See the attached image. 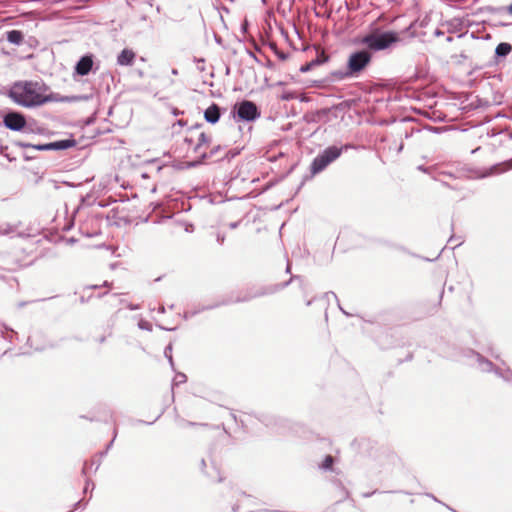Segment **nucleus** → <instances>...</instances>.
Instances as JSON below:
<instances>
[{
    "label": "nucleus",
    "mask_w": 512,
    "mask_h": 512,
    "mask_svg": "<svg viewBox=\"0 0 512 512\" xmlns=\"http://www.w3.org/2000/svg\"><path fill=\"white\" fill-rule=\"evenodd\" d=\"M293 281H298L300 288L304 290V288H305L304 278L300 275H292L289 278V280H287L285 282L261 286L259 288L247 291L243 296H239L236 299L227 298V299H223L221 301L215 302L213 304L201 306L197 310L191 311L190 315L195 316L200 312L207 311V310H213V309H216L221 306L230 305L232 303H243V302L251 301L252 299H255V298H259V297H263V296H267V295H273V294L285 289L286 287H288Z\"/></svg>",
    "instance_id": "nucleus-1"
},
{
    "label": "nucleus",
    "mask_w": 512,
    "mask_h": 512,
    "mask_svg": "<svg viewBox=\"0 0 512 512\" xmlns=\"http://www.w3.org/2000/svg\"><path fill=\"white\" fill-rule=\"evenodd\" d=\"M401 41L399 33L393 30H384L379 26H370L368 32L357 36L353 43L364 46L372 55L380 51H385Z\"/></svg>",
    "instance_id": "nucleus-2"
},
{
    "label": "nucleus",
    "mask_w": 512,
    "mask_h": 512,
    "mask_svg": "<svg viewBox=\"0 0 512 512\" xmlns=\"http://www.w3.org/2000/svg\"><path fill=\"white\" fill-rule=\"evenodd\" d=\"M37 81L19 80L10 86L8 97L17 105L24 108H36L50 102V93L40 95L36 91Z\"/></svg>",
    "instance_id": "nucleus-3"
},
{
    "label": "nucleus",
    "mask_w": 512,
    "mask_h": 512,
    "mask_svg": "<svg viewBox=\"0 0 512 512\" xmlns=\"http://www.w3.org/2000/svg\"><path fill=\"white\" fill-rule=\"evenodd\" d=\"M354 148L352 144H344L342 146L331 145L322 150L311 162L310 175H305L298 187L300 190L305 182L311 179L313 176L324 171L331 163L336 161L343 152Z\"/></svg>",
    "instance_id": "nucleus-4"
},
{
    "label": "nucleus",
    "mask_w": 512,
    "mask_h": 512,
    "mask_svg": "<svg viewBox=\"0 0 512 512\" xmlns=\"http://www.w3.org/2000/svg\"><path fill=\"white\" fill-rule=\"evenodd\" d=\"M448 357L461 361L466 359V364L475 367L482 373H490L493 368V362L472 348H454Z\"/></svg>",
    "instance_id": "nucleus-5"
},
{
    "label": "nucleus",
    "mask_w": 512,
    "mask_h": 512,
    "mask_svg": "<svg viewBox=\"0 0 512 512\" xmlns=\"http://www.w3.org/2000/svg\"><path fill=\"white\" fill-rule=\"evenodd\" d=\"M2 126L13 132L33 133L34 130L28 122L24 113L11 108H6L1 111Z\"/></svg>",
    "instance_id": "nucleus-6"
},
{
    "label": "nucleus",
    "mask_w": 512,
    "mask_h": 512,
    "mask_svg": "<svg viewBox=\"0 0 512 512\" xmlns=\"http://www.w3.org/2000/svg\"><path fill=\"white\" fill-rule=\"evenodd\" d=\"M13 145L24 148V149H33L36 151H64L70 148H73L77 145V141L70 136L67 139H61L49 143H29L23 141H14Z\"/></svg>",
    "instance_id": "nucleus-7"
},
{
    "label": "nucleus",
    "mask_w": 512,
    "mask_h": 512,
    "mask_svg": "<svg viewBox=\"0 0 512 512\" xmlns=\"http://www.w3.org/2000/svg\"><path fill=\"white\" fill-rule=\"evenodd\" d=\"M372 58V54L365 48L353 51L347 59V73L359 76L369 66Z\"/></svg>",
    "instance_id": "nucleus-8"
},
{
    "label": "nucleus",
    "mask_w": 512,
    "mask_h": 512,
    "mask_svg": "<svg viewBox=\"0 0 512 512\" xmlns=\"http://www.w3.org/2000/svg\"><path fill=\"white\" fill-rule=\"evenodd\" d=\"M231 114L237 121L253 122L260 118L261 111L253 101L242 100L233 106Z\"/></svg>",
    "instance_id": "nucleus-9"
},
{
    "label": "nucleus",
    "mask_w": 512,
    "mask_h": 512,
    "mask_svg": "<svg viewBox=\"0 0 512 512\" xmlns=\"http://www.w3.org/2000/svg\"><path fill=\"white\" fill-rule=\"evenodd\" d=\"M100 67V62L95 61V55L88 52L82 55L74 66L73 76H87L91 72H96Z\"/></svg>",
    "instance_id": "nucleus-10"
},
{
    "label": "nucleus",
    "mask_w": 512,
    "mask_h": 512,
    "mask_svg": "<svg viewBox=\"0 0 512 512\" xmlns=\"http://www.w3.org/2000/svg\"><path fill=\"white\" fill-rule=\"evenodd\" d=\"M224 111V108L213 102L204 110V119L207 123L215 125L219 122Z\"/></svg>",
    "instance_id": "nucleus-11"
},
{
    "label": "nucleus",
    "mask_w": 512,
    "mask_h": 512,
    "mask_svg": "<svg viewBox=\"0 0 512 512\" xmlns=\"http://www.w3.org/2000/svg\"><path fill=\"white\" fill-rule=\"evenodd\" d=\"M50 102H67V103H74V102H82V101H88L91 98V95H69V96H62L59 93L50 92Z\"/></svg>",
    "instance_id": "nucleus-12"
},
{
    "label": "nucleus",
    "mask_w": 512,
    "mask_h": 512,
    "mask_svg": "<svg viewBox=\"0 0 512 512\" xmlns=\"http://www.w3.org/2000/svg\"><path fill=\"white\" fill-rule=\"evenodd\" d=\"M512 52V45L508 42L499 43L494 52V63L499 64Z\"/></svg>",
    "instance_id": "nucleus-13"
},
{
    "label": "nucleus",
    "mask_w": 512,
    "mask_h": 512,
    "mask_svg": "<svg viewBox=\"0 0 512 512\" xmlns=\"http://www.w3.org/2000/svg\"><path fill=\"white\" fill-rule=\"evenodd\" d=\"M136 59V53L129 48H124L117 56L119 66H132Z\"/></svg>",
    "instance_id": "nucleus-14"
},
{
    "label": "nucleus",
    "mask_w": 512,
    "mask_h": 512,
    "mask_svg": "<svg viewBox=\"0 0 512 512\" xmlns=\"http://www.w3.org/2000/svg\"><path fill=\"white\" fill-rule=\"evenodd\" d=\"M336 459L334 456L328 454L324 457L323 461L318 465V468L324 472L330 471L335 473V475H339L341 471L335 468Z\"/></svg>",
    "instance_id": "nucleus-15"
},
{
    "label": "nucleus",
    "mask_w": 512,
    "mask_h": 512,
    "mask_svg": "<svg viewBox=\"0 0 512 512\" xmlns=\"http://www.w3.org/2000/svg\"><path fill=\"white\" fill-rule=\"evenodd\" d=\"M490 373H494L498 378L502 379L506 383L512 382V370L509 367L501 368L493 364V368Z\"/></svg>",
    "instance_id": "nucleus-16"
},
{
    "label": "nucleus",
    "mask_w": 512,
    "mask_h": 512,
    "mask_svg": "<svg viewBox=\"0 0 512 512\" xmlns=\"http://www.w3.org/2000/svg\"><path fill=\"white\" fill-rule=\"evenodd\" d=\"M6 40L13 45H21L24 41V33L21 30L12 29L5 33Z\"/></svg>",
    "instance_id": "nucleus-17"
},
{
    "label": "nucleus",
    "mask_w": 512,
    "mask_h": 512,
    "mask_svg": "<svg viewBox=\"0 0 512 512\" xmlns=\"http://www.w3.org/2000/svg\"><path fill=\"white\" fill-rule=\"evenodd\" d=\"M255 417L257 418V420L259 422L264 424L266 427H275L280 422L279 418H277L276 416L271 415V414L261 413V414L255 415Z\"/></svg>",
    "instance_id": "nucleus-18"
},
{
    "label": "nucleus",
    "mask_w": 512,
    "mask_h": 512,
    "mask_svg": "<svg viewBox=\"0 0 512 512\" xmlns=\"http://www.w3.org/2000/svg\"><path fill=\"white\" fill-rule=\"evenodd\" d=\"M484 11L491 15L509 16V4L505 6H485Z\"/></svg>",
    "instance_id": "nucleus-19"
},
{
    "label": "nucleus",
    "mask_w": 512,
    "mask_h": 512,
    "mask_svg": "<svg viewBox=\"0 0 512 512\" xmlns=\"http://www.w3.org/2000/svg\"><path fill=\"white\" fill-rule=\"evenodd\" d=\"M330 482L336 487L338 488L341 493H342V496L341 498L337 501V502H342L343 500L347 499L350 495L349 491L345 488V486L343 485L342 481L340 479H338L336 476L335 477H332L330 479Z\"/></svg>",
    "instance_id": "nucleus-20"
},
{
    "label": "nucleus",
    "mask_w": 512,
    "mask_h": 512,
    "mask_svg": "<svg viewBox=\"0 0 512 512\" xmlns=\"http://www.w3.org/2000/svg\"><path fill=\"white\" fill-rule=\"evenodd\" d=\"M211 143V137H209L206 133L202 132L200 135H199V138H198V143L194 146L193 148V151L195 153H198L200 148L203 146V145H208Z\"/></svg>",
    "instance_id": "nucleus-21"
},
{
    "label": "nucleus",
    "mask_w": 512,
    "mask_h": 512,
    "mask_svg": "<svg viewBox=\"0 0 512 512\" xmlns=\"http://www.w3.org/2000/svg\"><path fill=\"white\" fill-rule=\"evenodd\" d=\"M211 157L208 156V152H203L200 154L199 158L197 160H194L192 162L187 163L188 168H194L198 167L199 165L203 164L207 159H210Z\"/></svg>",
    "instance_id": "nucleus-22"
},
{
    "label": "nucleus",
    "mask_w": 512,
    "mask_h": 512,
    "mask_svg": "<svg viewBox=\"0 0 512 512\" xmlns=\"http://www.w3.org/2000/svg\"><path fill=\"white\" fill-rule=\"evenodd\" d=\"M172 350H173L172 343H169L164 349V356L168 360L172 370H175V364H174V360H173V356H172Z\"/></svg>",
    "instance_id": "nucleus-23"
},
{
    "label": "nucleus",
    "mask_w": 512,
    "mask_h": 512,
    "mask_svg": "<svg viewBox=\"0 0 512 512\" xmlns=\"http://www.w3.org/2000/svg\"><path fill=\"white\" fill-rule=\"evenodd\" d=\"M240 153V150L238 148H233V149H230L228 150L224 156H222L221 158L218 159V161H223V160H227V161H230L231 159L235 158L237 155H239Z\"/></svg>",
    "instance_id": "nucleus-24"
},
{
    "label": "nucleus",
    "mask_w": 512,
    "mask_h": 512,
    "mask_svg": "<svg viewBox=\"0 0 512 512\" xmlns=\"http://www.w3.org/2000/svg\"><path fill=\"white\" fill-rule=\"evenodd\" d=\"M332 76H334L337 80H344L346 78H353V74L347 73V68L345 70H337L332 72Z\"/></svg>",
    "instance_id": "nucleus-25"
},
{
    "label": "nucleus",
    "mask_w": 512,
    "mask_h": 512,
    "mask_svg": "<svg viewBox=\"0 0 512 512\" xmlns=\"http://www.w3.org/2000/svg\"><path fill=\"white\" fill-rule=\"evenodd\" d=\"M329 60V56L325 53L318 54L315 59L311 60L313 66H319L326 63Z\"/></svg>",
    "instance_id": "nucleus-26"
},
{
    "label": "nucleus",
    "mask_w": 512,
    "mask_h": 512,
    "mask_svg": "<svg viewBox=\"0 0 512 512\" xmlns=\"http://www.w3.org/2000/svg\"><path fill=\"white\" fill-rule=\"evenodd\" d=\"M186 381L187 376L182 372H178L173 379L172 386H178L180 384L185 383Z\"/></svg>",
    "instance_id": "nucleus-27"
},
{
    "label": "nucleus",
    "mask_w": 512,
    "mask_h": 512,
    "mask_svg": "<svg viewBox=\"0 0 512 512\" xmlns=\"http://www.w3.org/2000/svg\"><path fill=\"white\" fill-rule=\"evenodd\" d=\"M36 91L40 95H47L46 92L49 90V86L42 81H37Z\"/></svg>",
    "instance_id": "nucleus-28"
},
{
    "label": "nucleus",
    "mask_w": 512,
    "mask_h": 512,
    "mask_svg": "<svg viewBox=\"0 0 512 512\" xmlns=\"http://www.w3.org/2000/svg\"><path fill=\"white\" fill-rule=\"evenodd\" d=\"M178 424H179L181 427H185V426H189V427H194V426H207V424H202V423H197V422L187 421V420H184V419H179V420H178Z\"/></svg>",
    "instance_id": "nucleus-29"
},
{
    "label": "nucleus",
    "mask_w": 512,
    "mask_h": 512,
    "mask_svg": "<svg viewBox=\"0 0 512 512\" xmlns=\"http://www.w3.org/2000/svg\"><path fill=\"white\" fill-rule=\"evenodd\" d=\"M7 150H8V146H6V145H1V146H0V154H1L2 156H4V157L9 161V162H13V161H15V160H16V158H15V157H12V156L7 152Z\"/></svg>",
    "instance_id": "nucleus-30"
},
{
    "label": "nucleus",
    "mask_w": 512,
    "mask_h": 512,
    "mask_svg": "<svg viewBox=\"0 0 512 512\" xmlns=\"http://www.w3.org/2000/svg\"><path fill=\"white\" fill-rule=\"evenodd\" d=\"M329 296H332V297H334V298L337 300V302H338V307H339V309L341 310V312H342L344 315H346V316H348V317L353 316L352 314L348 313L346 310H344V309L340 306V304H339V300H338V298H337V295H336L334 292L330 291V292L325 293V297H327V298H328Z\"/></svg>",
    "instance_id": "nucleus-31"
},
{
    "label": "nucleus",
    "mask_w": 512,
    "mask_h": 512,
    "mask_svg": "<svg viewBox=\"0 0 512 512\" xmlns=\"http://www.w3.org/2000/svg\"><path fill=\"white\" fill-rule=\"evenodd\" d=\"M138 327L141 330L152 331V324L146 320H140L138 322Z\"/></svg>",
    "instance_id": "nucleus-32"
},
{
    "label": "nucleus",
    "mask_w": 512,
    "mask_h": 512,
    "mask_svg": "<svg viewBox=\"0 0 512 512\" xmlns=\"http://www.w3.org/2000/svg\"><path fill=\"white\" fill-rule=\"evenodd\" d=\"M313 68H314V66H313L312 62L310 61V62H308V63H306V64L302 65V66L300 67L299 71H300L301 73H307V72H309L310 70H312Z\"/></svg>",
    "instance_id": "nucleus-33"
},
{
    "label": "nucleus",
    "mask_w": 512,
    "mask_h": 512,
    "mask_svg": "<svg viewBox=\"0 0 512 512\" xmlns=\"http://www.w3.org/2000/svg\"><path fill=\"white\" fill-rule=\"evenodd\" d=\"M223 149V147L221 145H217V146H214L209 152H208V156H210L211 158L216 156L221 150Z\"/></svg>",
    "instance_id": "nucleus-34"
},
{
    "label": "nucleus",
    "mask_w": 512,
    "mask_h": 512,
    "mask_svg": "<svg viewBox=\"0 0 512 512\" xmlns=\"http://www.w3.org/2000/svg\"><path fill=\"white\" fill-rule=\"evenodd\" d=\"M295 98V95L291 91L284 92L281 96L282 100L289 101Z\"/></svg>",
    "instance_id": "nucleus-35"
},
{
    "label": "nucleus",
    "mask_w": 512,
    "mask_h": 512,
    "mask_svg": "<svg viewBox=\"0 0 512 512\" xmlns=\"http://www.w3.org/2000/svg\"><path fill=\"white\" fill-rule=\"evenodd\" d=\"M87 505V502L84 501V500H79L77 501L74 505H73V509L74 510H77V509H84Z\"/></svg>",
    "instance_id": "nucleus-36"
},
{
    "label": "nucleus",
    "mask_w": 512,
    "mask_h": 512,
    "mask_svg": "<svg viewBox=\"0 0 512 512\" xmlns=\"http://www.w3.org/2000/svg\"><path fill=\"white\" fill-rule=\"evenodd\" d=\"M225 238H226V235L224 233H221V232L216 233V241L219 245H223Z\"/></svg>",
    "instance_id": "nucleus-37"
},
{
    "label": "nucleus",
    "mask_w": 512,
    "mask_h": 512,
    "mask_svg": "<svg viewBox=\"0 0 512 512\" xmlns=\"http://www.w3.org/2000/svg\"><path fill=\"white\" fill-rule=\"evenodd\" d=\"M117 436V428H114V431H113V438L112 440L107 444L105 450H107V452L111 449V447L113 446V443H114V440Z\"/></svg>",
    "instance_id": "nucleus-38"
},
{
    "label": "nucleus",
    "mask_w": 512,
    "mask_h": 512,
    "mask_svg": "<svg viewBox=\"0 0 512 512\" xmlns=\"http://www.w3.org/2000/svg\"><path fill=\"white\" fill-rule=\"evenodd\" d=\"M275 54L276 56L280 59V60H286L288 58V53H285L283 51H279V50H276L275 51Z\"/></svg>",
    "instance_id": "nucleus-39"
},
{
    "label": "nucleus",
    "mask_w": 512,
    "mask_h": 512,
    "mask_svg": "<svg viewBox=\"0 0 512 512\" xmlns=\"http://www.w3.org/2000/svg\"><path fill=\"white\" fill-rule=\"evenodd\" d=\"M377 493H385V492H384V491H379V490L375 489V490H373V491H371V492H365V493H363V494H362V497H364V498H369V497H371L372 495L377 494Z\"/></svg>",
    "instance_id": "nucleus-40"
},
{
    "label": "nucleus",
    "mask_w": 512,
    "mask_h": 512,
    "mask_svg": "<svg viewBox=\"0 0 512 512\" xmlns=\"http://www.w3.org/2000/svg\"><path fill=\"white\" fill-rule=\"evenodd\" d=\"M212 465H213V469H214L215 473L218 475V478L216 481L219 483L223 482L224 478L220 475L219 469L216 467L214 462H212Z\"/></svg>",
    "instance_id": "nucleus-41"
},
{
    "label": "nucleus",
    "mask_w": 512,
    "mask_h": 512,
    "mask_svg": "<svg viewBox=\"0 0 512 512\" xmlns=\"http://www.w3.org/2000/svg\"><path fill=\"white\" fill-rule=\"evenodd\" d=\"M442 251H443V249L434 258L421 257V259H423L424 261H427V262H434L440 258Z\"/></svg>",
    "instance_id": "nucleus-42"
},
{
    "label": "nucleus",
    "mask_w": 512,
    "mask_h": 512,
    "mask_svg": "<svg viewBox=\"0 0 512 512\" xmlns=\"http://www.w3.org/2000/svg\"><path fill=\"white\" fill-rule=\"evenodd\" d=\"M246 53L257 63H260L259 58L256 56V54L251 51L250 49H246Z\"/></svg>",
    "instance_id": "nucleus-43"
},
{
    "label": "nucleus",
    "mask_w": 512,
    "mask_h": 512,
    "mask_svg": "<svg viewBox=\"0 0 512 512\" xmlns=\"http://www.w3.org/2000/svg\"><path fill=\"white\" fill-rule=\"evenodd\" d=\"M195 61L197 63H202V64L198 65V70L204 71L205 70V66H204L205 60L203 58H195Z\"/></svg>",
    "instance_id": "nucleus-44"
},
{
    "label": "nucleus",
    "mask_w": 512,
    "mask_h": 512,
    "mask_svg": "<svg viewBox=\"0 0 512 512\" xmlns=\"http://www.w3.org/2000/svg\"><path fill=\"white\" fill-rule=\"evenodd\" d=\"M90 485L92 486V489H94V486H95L94 483L90 479H86L85 487L83 489V493H87Z\"/></svg>",
    "instance_id": "nucleus-45"
},
{
    "label": "nucleus",
    "mask_w": 512,
    "mask_h": 512,
    "mask_svg": "<svg viewBox=\"0 0 512 512\" xmlns=\"http://www.w3.org/2000/svg\"><path fill=\"white\" fill-rule=\"evenodd\" d=\"M248 28H249V23H248V21H247V20H244V21L241 23V31H242V33H247Z\"/></svg>",
    "instance_id": "nucleus-46"
},
{
    "label": "nucleus",
    "mask_w": 512,
    "mask_h": 512,
    "mask_svg": "<svg viewBox=\"0 0 512 512\" xmlns=\"http://www.w3.org/2000/svg\"><path fill=\"white\" fill-rule=\"evenodd\" d=\"M23 159H24L25 161H32V160L36 159V156H35V155H29V153H28V152H25V153L23 154Z\"/></svg>",
    "instance_id": "nucleus-47"
},
{
    "label": "nucleus",
    "mask_w": 512,
    "mask_h": 512,
    "mask_svg": "<svg viewBox=\"0 0 512 512\" xmlns=\"http://www.w3.org/2000/svg\"><path fill=\"white\" fill-rule=\"evenodd\" d=\"M126 306L131 311H135V310H138L140 308L139 304H133V303H128Z\"/></svg>",
    "instance_id": "nucleus-48"
},
{
    "label": "nucleus",
    "mask_w": 512,
    "mask_h": 512,
    "mask_svg": "<svg viewBox=\"0 0 512 512\" xmlns=\"http://www.w3.org/2000/svg\"><path fill=\"white\" fill-rule=\"evenodd\" d=\"M499 167H500V164H496V165H493L490 170H491V174H497V173H500V170H499ZM503 170H501L502 172Z\"/></svg>",
    "instance_id": "nucleus-49"
},
{
    "label": "nucleus",
    "mask_w": 512,
    "mask_h": 512,
    "mask_svg": "<svg viewBox=\"0 0 512 512\" xmlns=\"http://www.w3.org/2000/svg\"><path fill=\"white\" fill-rule=\"evenodd\" d=\"M358 443L361 448H364L370 444V440L369 439H361Z\"/></svg>",
    "instance_id": "nucleus-50"
},
{
    "label": "nucleus",
    "mask_w": 512,
    "mask_h": 512,
    "mask_svg": "<svg viewBox=\"0 0 512 512\" xmlns=\"http://www.w3.org/2000/svg\"><path fill=\"white\" fill-rule=\"evenodd\" d=\"M359 317H360L363 321H365V322H367V323H370V324H374V323H376V317H371V318H368V319H366V318H364V317H362V316H359Z\"/></svg>",
    "instance_id": "nucleus-51"
},
{
    "label": "nucleus",
    "mask_w": 512,
    "mask_h": 512,
    "mask_svg": "<svg viewBox=\"0 0 512 512\" xmlns=\"http://www.w3.org/2000/svg\"><path fill=\"white\" fill-rule=\"evenodd\" d=\"M265 66H266L267 68H269V69H273V68H274V66H275V64H274V62H273L272 60L267 59V61H266V63H265Z\"/></svg>",
    "instance_id": "nucleus-52"
},
{
    "label": "nucleus",
    "mask_w": 512,
    "mask_h": 512,
    "mask_svg": "<svg viewBox=\"0 0 512 512\" xmlns=\"http://www.w3.org/2000/svg\"><path fill=\"white\" fill-rule=\"evenodd\" d=\"M239 224H240V221H235V222H230L228 224V226L230 229H236L239 226Z\"/></svg>",
    "instance_id": "nucleus-53"
},
{
    "label": "nucleus",
    "mask_w": 512,
    "mask_h": 512,
    "mask_svg": "<svg viewBox=\"0 0 512 512\" xmlns=\"http://www.w3.org/2000/svg\"><path fill=\"white\" fill-rule=\"evenodd\" d=\"M206 466H207L206 461H205V459L202 458L200 461V467H201L202 472H205Z\"/></svg>",
    "instance_id": "nucleus-54"
},
{
    "label": "nucleus",
    "mask_w": 512,
    "mask_h": 512,
    "mask_svg": "<svg viewBox=\"0 0 512 512\" xmlns=\"http://www.w3.org/2000/svg\"><path fill=\"white\" fill-rule=\"evenodd\" d=\"M161 415H162V413H160V414L155 418V420H154V421H152V422H145V421H142V420H139L138 422H139V423H143V424L145 423V424H147V425H152L156 420H158V419L160 418V416H161Z\"/></svg>",
    "instance_id": "nucleus-55"
},
{
    "label": "nucleus",
    "mask_w": 512,
    "mask_h": 512,
    "mask_svg": "<svg viewBox=\"0 0 512 512\" xmlns=\"http://www.w3.org/2000/svg\"><path fill=\"white\" fill-rule=\"evenodd\" d=\"M444 35V31H442L441 29H436L434 31V36L436 37H440V36H443Z\"/></svg>",
    "instance_id": "nucleus-56"
},
{
    "label": "nucleus",
    "mask_w": 512,
    "mask_h": 512,
    "mask_svg": "<svg viewBox=\"0 0 512 512\" xmlns=\"http://www.w3.org/2000/svg\"><path fill=\"white\" fill-rule=\"evenodd\" d=\"M157 327H158L159 329H161V330H165V331H173V330H175V328H167V327H165V326H163V325H160V324H158V325H157Z\"/></svg>",
    "instance_id": "nucleus-57"
},
{
    "label": "nucleus",
    "mask_w": 512,
    "mask_h": 512,
    "mask_svg": "<svg viewBox=\"0 0 512 512\" xmlns=\"http://www.w3.org/2000/svg\"><path fill=\"white\" fill-rule=\"evenodd\" d=\"M91 465H95V471L99 469L100 465H101V461L98 460L97 462H95L94 460L91 462Z\"/></svg>",
    "instance_id": "nucleus-58"
},
{
    "label": "nucleus",
    "mask_w": 512,
    "mask_h": 512,
    "mask_svg": "<svg viewBox=\"0 0 512 512\" xmlns=\"http://www.w3.org/2000/svg\"><path fill=\"white\" fill-rule=\"evenodd\" d=\"M112 286V283L109 282V281H104L102 284H101V287H106V288H110Z\"/></svg>",
    "instance_id": "nucleus-59"
},
{
    "label": "nucleus",
    "mask_w": 512,
    "mask_h": 512,
    "mask_svg": "<svg viewBox=\"0 0 512 512\" xmlns=\"http://www.w3.org/2000/svg\"><path fill=\"white\" fill-rule=\"evenodd\" d=\"M285 272L287 274H290L291 273V264L289 261H287V265H286V269H285Z\"/></svg>",
    "instance_id": "nucleus-60"
},
{
    "label": "nucleus",
    "mask_w": 512,
    "mask_h": 512,
    "mask_svg": "<svg viewBox=\"0 0 512 512\" xmlns=\"http://www.w3.org/2000/svg\"><path fill=\"white\" fill-rule=\"evenodd\" d=\"M107 453H108L107 450L104 449L103 451H100L97 455L100 458H103V457H105L107 455Z\"/></svg>",
    "instance_id": "nucleus-61"
},
{
    "label": "nucleus",
    "mask_w": 512,
    "mask_h": 512,
    "mask_svg": "<svg viewBox=\"0 0 512 512\" xmlns=\"http://www.w3.org/2000/svg\"><path fill=\"white\" fill-rule=\"evenodd\" d=\"M264 512H286V511H283V510H277V509H265L263 510Z\"/></svg>",
    "instance_id": "nucleus-62"
},
{
    "label": "nucleus",
    "mask_w": 512,
    "mask_h": 512,
    "mask_svg": "<svg viewBox=\"0 0 512 512\" xmlns=\"http://www.w3.org/2000/svg\"><path fill=\"white\" fill-rule=\"evenodd\" d=\"M90 298H91V296H89L88 298H85L84 296H81V297H80V302H81V303H86V302H88V300H89Z\"/></svg>",
    "instance_id": "nucleus-63"
},
{
    "label": "nucleus",
    "mask_w": 512,
    "mask_h": 512,
    "mask_svg": "<svg viewBox=\"0 0 512 512\" xmlns=\"http://www.w3.org/2000/svg\"><path fill=\"white\" fill-rule=\"evenodd\" d=\"M509 16L512 17V2L509 4Z\"/></svg>",
    "instance_id": "nucleus-64"
}]
</instances>
